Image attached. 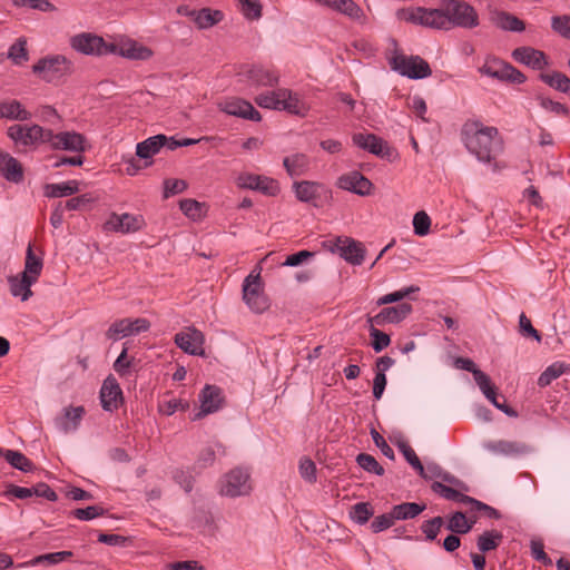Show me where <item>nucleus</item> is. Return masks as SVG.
<instances>
[{
	"label": "nucleus",
	"instance_id": "obj_56",
	"mask_svg": "<svg viewBox=\"0 0 570 570\" xmlns=\"http://www.w3.org/2000/svg\"><path fill=\"white\" fill-rule=\"evenodd\" d=\"M431 218L429 215L421 210L413 217L414 234L417 236H425L430 232Z\"/></svg>",
	"mask_w": 570,
	"mask_h": 570
},
{
	"label": "nucleus",
	"instance_id": "obj_39",
	"mask_svg": "<svg viewBox=\"0 0 570 570\" xmlns=\"http://www.w3.org/2000/svg\"><path fill=\"white\" fill-rule=\"evenodd\" d=\"M540 79L551 88L570 96V78L560 71L541 73Z\"/></svg>",
	"mask_w": 570,
	"mask_h": 570
},
{
	"label": "nucleus",
	"instance_id": "obj_9",
	"mask_svg": "<svg viewBox=\"0 0 570 570\" xmlns=\"http://www.w3.org/2000/svg\"><path fill=\"white\" fill-rule=\"evenodd\" d=\"M250 491L249 474L243 469L232 470L222 480L220 493L223 495L236 498L246 495Z\"/></svg>",
	"mask_w": 570,
	"mask_h": 570
},
{
	"label": "nucleus",
	"instance_id": "obj_16",
	"mask_svg": "<svg viewBox=\"0 0 570 570\" xmlns=\"http://www.w3.org/2000/svg\"><path fill=\"white\" fill-rule=\"evenodd\" d=\"M337 187L344 190L352 191L360 196H367L371 194L373 184L360 171H352L342 175L336 183Z\"/></svg>",
	"mask_w": 570,
	"mask_h": 570
},
{
	"label": "nucleus",
	"instance_id": "obj_17",
	"mask_svg": "<svg viewBox=\"0 0 570 570\" xmlns=\"http://www.w3.org/2000/svg\"><path fill=\"white\" fill-rule=\"evenodd\" d=\"M142 227V218L130 214H111L105 223V229L117 233H135Z\"/></svg>",
	"mask_w": 570,
	"mask_h": 570
},
{
	"label": "nucleus",
	"instance_id": "obj_53",
	"mask_svg": "<svg viewBox=\"0 0 570 570\" xmlns=\"http://www.w3.org/2000/svg\"><path fill=\"white\" fill-rule=\"evenodd\" d=\"M478 377L475 380V383L478 384V386L480 387V390L482 391V393L484 394V396L491 402L493 403L494 401L498 400V395H497V389L495 386H493V384L491 383V380L490 377L483 372V373H479L476 374Z\"/></svg>",
	"mask_w": 570,
	"mask_h": 570
},
{
	"label": "nucleus",
	"instance_id": "obj_55",
	"mask_svg": "<svg viewBox=\"0 0 570 570\" xmlns=\"http://www.w3.org/2000/svg\"><path fill=\"white\" fill-rule=\"evenodd\" d=\"M71 513L78 520L89 521L97 517L104 515L105 509L100 505H89L87 508L75 509Z\"/></svg>",
	"mask_w": 570,
	"mask_h": 570
},
{
	"label": "nucleus",
	"instance_id": "obj_50",
	"mask_svg": "<svg viewBox=\"0 0 570 570\" xmlns=\"http://www.w3.org/2000/svg\"><path fill=\"white\" fill-rule=\"evenodd\" d=\"M376 326V324H370L368 331L372 337L371 346L376 353H380L390 345L391 338L386 333L377 330Z\"/></svg>",
	"mask_w": 570,
	"mask_h": 570
},
{
	"label": "nucleus",
	"instance_id": "obj_51",
	"mask_svg": "<svg viewBox=\"0 0 570 570\" xmlns=\"http://www.w3.org/2000/svg\"><path fill=\"white\" fill-rule=\"evenodd\" d=\"M431 489L433 492L440 494L442 498L450 500V501H456L460 503H463L464 498L466 494L461 493L460 491L448 487L441 482H433L431 485Z\"/></svg>",
	"mask_w": 570,
	"mask_h": 570
},
{
	"label": "nucleus",
	"instance_id": "obj_29",
	"mask_svg": "<svg viewBox=\"0 0 570 570\" xmlns=\"http://www.w3.org/2000/svg\"><path fill=\"white\" fill-rule=\"evenodd\" d=\"M487 448L493 453L507 456L521 455L530 451V448L525 443L507 440L491 442Z\"/></svg>",
	"mask_w": 570,
	"mask_h": 570
},
{
	"label": "nucleus",
	"instance_id": "obj_8",
	"mask_svg": "<svg viewBox=\"0 0 570 570\" xmlns=\"http://www.w3.org/2000/svg\"><path fill=\"white\" fill-rule=\"evenodd\" d=\"M328 243L331 252L337 253L347 263L355 266L363 263L366 250L361 242L351 237H336L335 240H331Z\"/></svg>",
	"mask_w": 570,
	"mask_h": 570
},
{
	"label": "nucleus",
	"instance_id": "obj_58",
	"mask_svg": "<svg viewBox=\"0 0 570 570\" xmlns=\"http://www.w3.org/2000/svg\"><path fill=\"white\" fill-rule=\"evenodd\" d=\"M531 556L534 560L543 563L546 567L552 566L551 558L544 552V546L541 540H531Z\"/></svg>",
	"mask_w": 570,
	"mask_h": 570
},
{
	"label": "nucleus",
	"instance_id": "obj_52",
	"mask_svg": "<svg viewBox=\"0 0 570 570\" xmlns=\"http://www.w3.org/2000/svg\"><path fill=\"white\" fill-rule=\"evenodd\" d=\"M27 41L19 39L16 43H13L7 57L12 60L16 65H22L28 60V50H27Z\"/></svg>",
	"mask_w": 570,
	"mask_h": 570
},
{
	"label": "nucleus",
	"instance_id": "obj_5",
	"mask_svg": "<svg viewBox=\"0 0 570 570\" xmlns=\"http://www.w3.org/2000/svg\"><path fill=\"white\" fill-rule=\"evenodd\" d=\"M389 63L393 71L410 79H423L432 75L429 63L420 56H406L395 50Z\"/></svg>",
	"mask_w": 570,
	"mask_h": 570
},
{
	"label": "nucleus",
	"instance_id": "obj_54",
	"mask_svg": "<svg viewBox=\"0 0 570 570\" xmlns=\"http://www.w3.org/2000/svg\"><path fill=\"white\" fill-rule=\"evenodd\" d=\"M539 105L547 111H550L557 116H568L569 108L561 102L553 101L550 98L538 96Z\"/></svg>",
	"mask_w": 570,
	"mask_h": 570
},
{
	"label": "nucleus",
	"instance_id": "obj_31",
	"mask_svg": "<svg viewBox=\"0 0 570 570\" xmlns=\"http://www.w3.org/2000/svg\"><path fill=\"white\" fill-rule=\"evenodd\" d=\"M167 142L165 135H156L138 142L136 147V155L141 159H148L157 154L161 147Z\"/></svg>",
	"mask_w": 570,
	"mask_h": 570
},
{
	"label": "nucleus",
	"instance_id": "obj_60",
	"mask_svg": "<svg viewBox=\"0 0 570 570\" xmlns=\"http://www.w3.org/2000/svg\"><path fill=\"white\" fill-rule=\"evenodd\" d=\"M395 522V518L393 517V512L384 513L376 517L372 523L371 529L374 533H379L391 528Z\"/></svg>",
	"mask_w": 570,
	"mask_h": 570
},
{
	"label": "nucleus",
	"instance_id": "obj_23",
	"mask_svg": "<svg viewBox=\"0 0 570 570\" xmlns=\"http://www.w3.org/2000/svg\"><path fill=\"white\" fill-rule=\"evenodd\" d=\"M83 415V406H67L62 414L55 419V424L61 432L69 433L78 429Z\"/></svg>",
	"mask_w": 570,
	"mask_h": 570
},
{
	"label": "nucleus",
	"instance_id": "obj_62",
	"mask_svg": "<svg viewBox=\"0 0 570 570\" xmlns=\"http://www.w3.org/2000/svg\"><path fill=\"white\" fill-rule=\"evenodd\" d=\"M187 188V183L183 179H166L164 181V197L183 193Z\"/></svg>",
	"mask_w": 570,
	"mask_h": 570
},
{
	"label": "nucleus",
	"instance_id": "obj_27",
	"mask_svg": "<svg viewBox=\"0 0 570 570\" xmlns=\"http://www.w3.org/2000/svg\"><path fill=\"white\" fill-rule=\"evenodd\" d=\"M199 29H208L224 19V12L216 9L203 8L187 12Z\"/></svg>",
	"mask_w": 570,
	"mask_h": 570
},
{
	"label": "nucleus",
	"instance_id": "obj_21",
	"mask_svg": "<svg viewBox=\"0 0 570 570\" xmlns=\"http://www.w3.org/2000/svg\"><path fill=\"white\" fill-rule=\"evenodd\" d=\"M41 132V126L32 125V126H22V125H12L8 128V136L16 142V145L33 146L39 144V138Z\"/></svg>",
	"mask_w": 570,
	"mask_h": 570
},
{
	"label": "nucleus",
	"instance_id": "obj_34",
	"mask_svg": "<svg viewBox=\"0 0 570 570\" xmlns=\"http://www.w3.org/2000/svg\"><path fill=\"white\" fill-rule=\"evenodd\" d=\"M503 534L497 530H487L476 539V547L481 553L495 550L502 542Z\"/></svg>",
	"mask_w": 570,
	"mask_h": 570
},
{
	"label": "nucleus",
	"instance_id": "obj_22",
	"mask_svg": "<svg viewBox=\"0 0 570 570\" xmlns=\"http://www.w3.org/2000/svg\"><path fill=\"white\" fill-rule=\"evenodd\" d=\"M0 175L8 181L19 184L23 180V167L9 153L0 149Z\"/></svg>",
	"mask_w": 570,
	"mask_h": 570
},
{
	"label": "nucleus",
	"instance_id": "obj_57",
	"mask_svg": "<svg viewBox=\"0 0 570 570\" xmlns=\"http://www.w3.org/2000/svg\"><path fill=\"white\" fill-rule=\"evenodd\" d=\"M330 8H333L350 17H357L360 8L353 0H332Z\"/></svg>",
	"mask_w": 570,
	"mask_h": 570
},
{
	"label": "nucleus",
	"instance_id": "obj_45",
	"mask_svg": "<svg viewBox=\"0 0 570 570\" xmlns=\"http://www.w3.org/2000/svg\"><path fill=\"white\" fill-rule=\"evenodd\" d=\"M373 514L374 510L368 502H358L350 510L351 519L358 524L366 523Z\"/></svg>",
	"mask_w": 570,
	"mask_h": 570
},
{
	"label": "nucleus",
	"instance_id": "obj_2",
	"mask_svg": "<svg viewBox=\"0 0 570 570\" xmlns=\"http://www.w3.org/2000/svg\"><path fill=\"white\" fill-rule=\"evenodd\" d=\"M461 139L479 161L492 164L503 153V139L498 128L484 126L479 120H468L461 128Z\"/></svg>",
	"mask_w": 570,
	"mask_h": 570
},
{
	"label": "nucleus",
	"instance_id": "obj_11",
	"mask_svg": "<svg viewBox=\"0 0 570 570\" xmlns=\"http://www.w3.org/2000/svg\"><path fill=\"white\" fill-rule=\"evenodd\" d=\"M150 327V322L146 318H122L114 322L108 331L106 332V336L109 340L118 341L122 337L137 335L142 332H147Z\"/></svg>",
	"mask_w": 570,
	"mask_h": 570
},
{
	"label": "nucleus",
	"instance_id": "obj_49",
	"mask_svg": "<svg viewBox=\"0 0 570 570\" xmlns=\"http://www.w3.org/2000/svg\"><path fill=\"white\" fill-rule=\"evenodd\" d=\"M356 462L366 472L374 473L376 475H383L384 474L383 466L371 454L360 453L356 456Z\"/></svg>",
	"mask_w": 570,
	"mask_h": 570
},
{
	"label": "nucleus",
	"instance_id": "obj_40",
	"mask_svg": "<svg viewBox=\"0 0 570 570\" xmlns=\"http://www.w3.org/2000/svg\"><path fill=\"white\" fill-rule=\"evenodd\" d=\"M474 522L469 521L463 512L456 511L449 517L446 529L455 534H465L471 531Z\"/></svg>",
	"mask_w": 570,
	"mask_h": 570
},
{
	"label": "nucleus",
	"instance_id": "obj_6",
	"mask_svg": "<svg viewBox=\"0 0 570 570\" xmlns=\"http://www.w3.org/2000/svg\"><path fill=\"white\" fill-rule=\"evenodd\" d=\"M243 298L247 306L255 313H263L268 308V299L263 293L259 274H249L244 279Z\"/></svg>",
	"mask_w": 570,
	"mask_h": 570
},
{
	"label": "nucleus",
	"instance_id": "obj_18",
	"mask_svg": "<svg viewBox=\"0 0 570 570\" xmlns=\"http://www.w3.org/2000/svg\"><path fill=\"white\" fill-rule=\"evenodd\" d=\"M122 401V391L117 380L109 375L100 389V402L105 411L117 410Z\"/></svg>",
	"mask_w": 570,
	"mask_h": 570
},
{
	"label": "nucleus",
	"instance_id": "obj_33",
	"mask_svg": "<svg viewBox=\"0 0 570 570\" xmlns=\"http://www.w3.org/2000/svg\"><path fill=\"white\" fill-rule=\"evenodd\" d=\"M78 191L79 183L77 180H68L59 184H47L45 186V195L50 198L66 197Z\"/></svg>",
	"mask_w": 570,
	"mask_h": 570
},
{
	"label": "nucleus",
	"instance_id": "obj_36",
	"mask_svg": "<svg viewBox=\"0 0 570 570\" xmlns=\"http://www.w3.org/2000/svg\"><path fill=\"white\" fill-rule=\"evenodd\" d=\"M0 117L24 121L30 119L31 114L19 101L12 100L0 104Z\"/></svg>",
	"mask_w": 570,
	"mask_h": 570
},
{
	"label": "nucleus",
	"instance_id": "obj_14",
	"mask_svg": "<svg viewBox=\"0 0 570 570\" xmlns=\"http://www.w3.org/2000/svg\"><path fill=\"white\" fill-rule=\"evenodd\" d=\"M413 311L410 303L403 302L395 306H389L381 309L374 316H367L368 324L384 326L385 324H397L405 320Z\"/></svg>",
	"mask_w": 570,
	"mask_h": 570
},
{
	"label": "nucleus",
	"instance_id": "obj_63",
	"mask_svg": "<svg viewBox=\"0 0 570 570\" xmlns=\"http://www.w3.org/2000/svg\"><path fill=\"white\" fill-rule=\"evenodd\" d=\"M371 436L373 439L374 444L381 450L383 455L389 458L390 460H394V451L393 449L386 443L384 438L375 430H371Z\"/></svg>",
	"mask_w": 570,
	"mask_h": 570
},
{
	"label": "nucleus",
	"instance_id": "obj_44",
	"mask_svg": "<svg viewBox=\"0 0 570 570\" xmlns=\"http://www.w3.org/2000/svg\"><path fill=\"white\" fill-rule=\"evenodd\" d=\"M567 370H569V366L564 363H552L540 374L538 379V385L541 387L550 385L553 380L560 377L563 373H566Z\"/></svg>",
	"mask_w": 570,
	"mask_h": 570
},
{
	"label": "nucleus",
	"instance_id": "obj_1",
	"mask_svg": "<svg viewBox=\"0 0 570 570\" xmlns=\"http://www.w3.org/2000/svg\"><path fill=\"white\" fill-rule=\"evenodd\" d=\"M400 20L438 30L472 29L479 24L476 10L463 0H441L438 8L411 7L397 11Z\"/></svg>",
	"mask_w": 570,
	"mask_h": 570
},
{
	"label": "nucleus",
	"instance_id": "obj_42",
	"mask_svg": "<svg viewBox=\"0 0 570 570\" xmlns=\"http://www.w3.org/2000/svg\"><path fill=\"white\" fill-rule=\"evenodd\" d=\"M3 458L12 468L22 472H32L36 469L32 461L19 451L6 450Z\"/></svg>",
	"mask_w": 570,
	"mask_h": 570
},
{
	"label": "nucleus",
	"instance_id": "obj_47",
	"mask_svg": "<svg viewBox=\"0 0 570 570\" xmlns=\"http://www.w3.org/2000/svg\"><path fill=\"white\" fill-rule=\"evenodd\" d=\"M238 10L249 20H255L262 16V4L258 0H236Z\"/></svg>",
	"mask_w": 570,
	"mask_h": 570
},
{
	"label": "nucleus",
	"instance_id": "obj_12",
	"mask_svg": "<svg viewBox=\"0 0 570 570\" xmlns=\"http://www.w3.org/2000/svg\"><path fill=\"white\" fill-rule=\"evenodd\" d=\"M176 345L189 355L204 356L205 336L202 331L194 326L186 327L175 335Z\"/></svg>",
	"mask_w": 570,
	"mask_h": 570
},
{
	"label": "nucleus",
	"instance_id": "obj_43",
	"mask_svg": "<svg viewBox=\"0 0 570 570\" xmlns=\"http://www.w3.org/2000/svg\"><path fill=\"white\" fill-rule=\"evenodd\" d=\"M287 95V89H278L277 91L264 92L255 97V102L262 108L279 110L281 98Z\"/></svg>",
	"mask_w": 570,
	"mask_h": 570
},
{
	"label": "nucleus",
	"instance_id": "obj_59",
	"mask_svg": "<svg viewBox=\"0 0 570 570\" xmlns=\"http://www.w3.org/2000/svg\"><path fill=\"white\" fill-rule=\"evenodd\" d=\"M301 476L309 483L316 482V465L308 458H302L299 461Z\"/></svg>",
	"mask_w": 570,
	"mask_h": 570
},
{
	"label": "nucleus",
	"instance_id": "obj_32",
	"mask_svg": "<svg viewBox=\"0 0 570 570\" xmlns=\"http://www.w3.org/2000/svg\"><path fill=\"white\" fill-rule=\"evenodd\" d=\"M492 20L500 29L510 32H522L525 29L524 22L518 17L504 11L495 12Z\"/></svg>",
	"mask_w": 570,
	"mask_h": 570
},
{
	"label": "nucleus",
	"instance_id": "obj_24",
	"mask_svg": "<svg viewBox=\"0 0 570 570\" xmlns=\"http://www.w3.org/2000/svg\"><path fill=\"white\" fill-rule=\"evenodd\" d=\"M56 150L82 153L87 149V140L83 135L76 131L58 132L55 144Z\"/></svg>",
	"mask_w": 570,
	"mask_h": 570
},
{
	"label": "nucleus",
	"instance_id": "obj_3",
	"mask_svg": "<svg viewBox=\"0 0 570 570\" xmlns=\"http://www.w3.org/2000/svg\"><path fill=\"white\" fill-rule=\"evenodd\" d=\"M71 47L85 55L112 53L134 60H146L153 55L148 47L131 38H120L119 42H107L105 38H71Z\"/></svg>",
	"mask_w": 570,
	"mask_h": 570
},
{
	"label": "nucleus",
	"instance_id": "obj_7",
	"mask_svg": "<svg viewBox=\"0 0 570 570\" xmlns=\"http://www.w3.org/2000/svg\"><path fill=\"white\" fill-rule=\"evenodd\" d=\"M480 72L500 81L523 83L525 76L512 65L500 59H490L480 68Z\"/></svg>",
	"mask_w": 570,
	"mask_h": 570
},
{
	"label": "nucleus",
	"instance_id": "obj_4",
	"mask_svg": "<svg viewBox=\"0 0 570 570\" xmlns=\"http://www.w3.org/2000/svg\"><path fill=\"white\" fill-rule=\"evenodd\" d=\"M72 70V62L62 55H48L32 66V72L50 83H58L71 75Z\"/></svg>",
	"mask_w": 570,
	"mask_h": 570
},
{
	"label": "nucleus",
	"instance_id": "obj_28",
	"mask_svg": "<svg viewBox=\"0 0 570 570\" xmlns=\"http://www.w3.org/2000/svg\"><path fill=\"white\" fill-rule=\"evenodd\" d=\"M37 281L21 273L16 276H9L10 293L12 296L20 297L22 302L28 301L32 296L31 286Z\"/></svg>",
	"mask_w": 570,
	"mask_h": 570
},
{
	"label": "nucleus",
	"instance_id": "obj_26",
	"mask_svg": "<svg viewBox=\"0 0 570 570\" xmlns=\"http://www.w3.org/2000/svg\"><path fill=\"white\" fill-rule=\"evenodd\" d=\"M323 189L324 186L322 184L311 180L295 181L293 184L296 198L302 203H309L314 206H317L315 200L321 196Z\"/></svg>",
	"mask_w": 570,
	"mask_h": 570
},
{
	"label": "nucleus",
	"instance_id": "obj_25",
	"mask_svg": "<svg viewBox=\"0 0 570 570\" xmlns=\"http://www.w3.org/2000/svg\"><path fill=\"white\" fill-rule=\"evenodd\" d=\"M512 58L533 69H542L548 65L544 52L531 47H520L512 51Z\"/></svg>",
	"mask_w": 570,
	"mask_h": 570
},
{
	"label": "nucleus",
	"instance_id": "obj_19",
	"mask_svg": "<svg viewBox=\"0 0 570 570\" xmlns=\"http://www.w3.org/2000/svg\"><path fill=\"white\" fill-rule=\"evenodd\" d=\"M220 110L227 115L236 116L252 121H261L262 119L261 114L250 102L239 98L227 100L224 104H220Z\"/></svg>",
	"mask_w": 570,
	"mask_h": 570
},
{
	"label": "nucleus",
	"instance_id": "obj_10",
	"mask_svg": "<svg viewBox=\"0 0 570 570\" xmlns=\"http://www.w3.org/2000/svg\"><path fill=\"white\" fill-rule=\"evenodd\" d=\"M353 144L383 159L392 160L395 150L389 144L374 134L356 132L352 136Z\"/></svg>",
	"mask_w": 570,
	"mask_h": 570
},
{
	"label": "nucleus",
	"instance_id": "obj_61",
	"mask_svg": "<svg viewBox=\"0 0 570 570\" xmlns=\"http://www.w3.org/2000/svg\"><path fill=\"white\" fill-rule=\"evenodd\" d=\"M551 28L560 36H570V16H554L551 19Z\"/></svg>",
	"mask_w": 570,
	"mask_h": 570
},
{
	"label": "nucleus",
	"instance_id": "obj_41",
	"mask_svg": "<svg viewBox=\"0 0 570 570\" xmlns=\"http://www.w3.org/2000/svg\"><path fill=\"white\" fill-rule=\"evenodd\" d=\"M279 110H285L292 115L304 117L307 115L308 107L299 98L288 90L287 96L281 98Z\"/></svg>",
	"mask_w": 570,
	"mask_h": 570
},
{
	"label": "nucleus",
	"instance_id": "obj_64",
	"mask_svg": "<svg viewBox=\"0 0 570 570\" xmlns=\"http://www.w3.org/2000/svg\"><path fill=\"white\" fill-rule=\"evenodd\" d=\"M98 541L112 547H126L130 539L120 534L99 533Z\"/></svg>",
	"mask_w": 570,
	"mask_h": 570
},
{
	"label": "nucleus",
	"instance_id": "obj_15",
	"mask_svg": "<svg viewBox=\"0 0 570 570\" xmlns=\"http://www.w3.org/2000/svg\"><path fill=\"white\" fill-rule=\"evenodd\" d=\"M240 188L258 190L267 196H276L279 193L277 180L254 174H240L237 178Z\"/></svg>",
	"mask_w": 570,
	"mask_h": 570
},
{
	"label": "nucleus",
	"instance_id": "obj_13",
	"mask_svg": "<svg viewBox=\"0 0 570 570\" xmlns=\"http://www.w3.org/2000/svg\"><path fill=\"white\" fill-rule=\"evenodd\" d=\"M199 402L200 410L194 415V421L215 413L223 406L224 396L222 389L216 385H205L199 394Z\"/></svg>",
	"mask_w": 570,
	"mask_h": 570
},
{
	"label": "nucleus",
	"instance_id": "obj_30",
	"mask_svg": "<svg viewBox=\"0 0 570 570\" xmlns=\"http://www.w3.org/2000/svg\"><path fill=\"white\" fill-rule=\"evenodd\" d=\"M283 166L291 177H298L307 173L309 158L307 155L296 153L283 159Z\"/></svg>",
	"mask_w": 570,
	"mask_h": 570
},
{
	"label": "nucleus",
	"instance_id": "obj_37",
	"mask_svg": "<svg viewBox=\"0 0 570 570\" xmlns=\"http://www.w3.org/2000/svg\"><path fill=\"white\" fill-rule=\"evenodd\" d=\"M71 551H59V552H52V553H46L40 554L31 559L30 561H27L24 563H21L20 567H35L38 564H48V566H55L58 564L70 557H72Z\"/></svg>",
	"mask_w": 570,
	"mask_h": 570
},
{
	"label": "nucleus",
	"instance_id": "obj_35",
	"mask_svg": "<svg viewBox=\"0 0 570 570\" xmlns=\"http://www.w3.org/2000/svg\"><path fill=\"white\" fill-rule=\"evenodd\" d=\"M426 509L424 503L404 502L392 508L395 520L414 519Z\"/></svg>",
	"mask_w": 570,
	"mask_h": 570
},
{
	"label": "nucleus",
	"instance_id": "obj_46",
	"mask_svg": "<svg viewBox=\"0 0 570 570\" xmlns=\"http://www.w3.org/2000/svg\"><path fill=\"white\" fill-rule=\"evenodd\" d=\"M444 525V519L440 515L425 520L420 529L425 535L426 541H434Z\"/></svg>",
	"mask_w": 570,
	"mask_h": 570
},
{
	"label": "nucleus",
	"instance_id": "obj_20",
	"mask_svg": "<svg viewBox=\"0 0 570 570\" xmlns=\"http://www.w3.org/2000/svg\"><path fill=\"white\" fill-rule=\"evenodd\" d=\"M242 76L246 78L249 86L259 87H275L278 83L279 76L271 69L264 68L263 66H253L242 72Z\"/></svg>",
	"mask_w": 570,
	"mask_h": 570
},
{
	"label": "nucleus",
	"instance_id": "obj_48",
	"mask_svg": "<svg viewBox=\"0 0 570 570\" xmlns=\"http://www.w3.org/2000/svg\"><path fill=\"white\" fill-rule=\"evenodd\" d=\"M397 448L399 450L402 452V454L404 455L405 460L407 461V463L419 473V474H423L424 473V466L423 464L421 463L420 459L417 458L416 453L414 452V450L410 446V444L406 442V441H399L397 442Z\"/></svg>",
	"mask_w": 570,
	"mask_h": 570
},
{
	"label": "nucleus",
	"instance_id": "obj_38",
	"mask_svg": "<svg viewBox=\"0 0 570 570\" xmlns=\"http://www.w3.org/2000/svg\"><path fill=\"white\" fill-rule=\"evenodd\" d=\"M43 268L42 258L37 256L31 244L28 245L24 259L23 274L38 281Z\"/></svg>",
	"mask_w": 570,
	"mask_h": 570
}]
</instances>
